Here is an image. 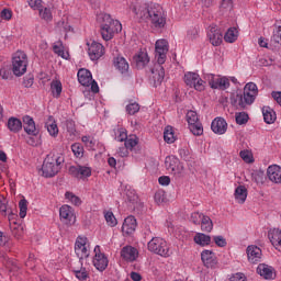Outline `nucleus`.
I'll list each match as a JSON object with an SVG mask.
<instances>
[{
  "instance_id": "nucleus-1",
  "label": "nucleus",
  "mask_w": 281,
  "mask_h": 281,
  "mask_svg": "<svg viewBox=\"0 0 281 281\" xmlns=\"http://www.w3.org/2000/svg\"><path fill=\"white\" fill-rule=\"evenodd\" d=\"M133 12L140 23H151L154 27H158L159 30L166 27V18L164 16V11L159 4L150 3L148 5L134 7Z\"/></svg>"
},
{
  "instance_id": "nucleus-2",
  "label": "nucleus",
  "mask_w": 281,
  "mask_h": 281,
  "mask_svg": "<svg viewBox=\"0 0 281 281\" xmlns=\"http://www.w3.org/2000/svg\"><path fill=\"white\" fill-rule=\"evenodd\" d=\"M168 54V41L158 40L155 46V58L157 64L150 68V80L154 82V87H159L164 82V78H166V69H164V63H166Z\"/></svg>"
},
{
  "instance_id": "nucleus-3",
  "label": "nucleus",
  "mask_w": 281,
  "mask_h": 281,
  "mask_svg": "<svg viewBox=\"0 0 281 281\" xmlns=\"http://www.w3.org/2000/svg\"><path fill=\"white\" fill-rule=\"evenodd\" d=\"M102 21L100 32L103 41H111L115 34L122 32V23L117 20H113L111 14H103Z\"/></svg>"
},
{
  "instance_id": "nucleus-4",
  "label": "nucleus",
  "mask_w": 281,
  "mask_h": 281,
  "mask_svg": "<svg viewBox=\"0 0 281 281\" xmlns=\"http://www.w3.org/2000/svg\"><path fill=\"white\" fill-rule=\"evenodd\" d=\"M63 164H65V158L63 156L54 157V155L52 156V154H48L42 165L43 177L46 179L56 177V175L60 172Z\"/></svg>"
},
{
  "instance_id": "nucleus-5",
  "label": "nucleus",
  "mask_w": 281,
  "mask_h": 281,
  "mask_svg": "<svg viewBox=\"0 0 281 281\" xmlns=\"http://www.w3.org/2000/svg\"><path fill=\"white\" fill-rule=\"evenodd\" d=\"M12 71L14 76L21 77L27 71V55L25 52L18 50L12 57Z\"/></svg>"
},
{
  "instance_id": "nucleus-6",
  "label": "nucleus",
  "mask_w": 281,
  "mask_h": 281,
  "mask_svg": "<svg viewBox=\"0 0 281 281\" xmlns=\"http://www.w3.org/2000/svg\"><path fill=\"white\" fill-rule=\"evenodd\" d=\"M255 100H256V94H252L247 90H244L243 93L231 95V104L233 106H238L241 110L247 109V105L254 104Z\"/></svg>"
},
{
  "instance_id": "nucleus-7",
  "label": "nucleus",
  "mask_w": 281,
  "mask_h": 281,
  "mask_svg": "<svg viewBox=\"0 0 281 281\" xmlns=\"http://www.w3.org/2000/svg\"><path fill=\"white\" fill-rule=\"evenodd\" d=\"M148 250L151 254H157L158 256H162L164 258H168L170 256V248L168 247V243L161 237H154L147 244Z\"/></svg>"
},
{
  "instance_id": "nucleus-8",
  "label": "nucleus",
  "mask_w": 281,
  "mask_h": 281,
  "mask_svg": "<svg viewBox=\"0 0 281 281\" xmlns=\"http://www.w3.org/2000/svg\"><path fill=\"white\" fill-rule=\"evenodd\" d=\"M125 196V205H127L128 212H142L144 209V203L139 201V196L135 190H127Z\"/></svg>"
},
{
  "instance_id": "nucleus-9",
  "label": "nucleus",
  "mask_w": 281,
  "mask_h": 281,
  "mask_svg": "<svg viewBox=\"0 0 281 281\" xmlns=\"http://www.w3.org/2000/svg\"><path fill=\"white\" fill-rule=\"evenodd\" d=\"M75 254L79 258V265H82V260L89 258L91 250L87 244V237H78L75 244Z\"/></svg>"
},
{
  "instance_id": "nucleus-10",
  "label": "nucleus",
  "mask_w": 281,
  "mask_h": 281,
  "mask_svg": "<svg viewBox=\"0 0 281 281\" xmlns=\"http://www.w3.org/2000/svg\"><path fill=\"white\" fill-rule=\"evenodd\" d=\"M16 216H19L18 213L11 212L8 215L9 218V225H10V229L12 233L13 238H15L16 240H21V238H23V226L19 223V221H16Z\"/></svg>"
},
{
  "instance_id": "nucleus-11",
  "label": "nucleus",
  "mask_w": 281,
  "mask_h": 281,
  "mask_svg": "<svg viewBox=\"0 0 281 281\" xmlns=\"http://www.w3.org/2000/svg\"><path fill=\"white\" fill-rule=\"evenodd\" d=\"M93 265L98 271H105L109 267V258L100 251V246L94 247Z\"/></svg>"
},
{
  "instance_id": "nucleus-12",
  "label": "nucleus",
  "mask_w": 281,
  "mask_h": 281,
  "mask_svg": "<svg viewBox=\"0 0 281 281\" xmlns=\"http://www.w3.org/2000/svg\"><path fill=\"white\" fill-rule=\"evenodd\" d=\"M167 166V170H171L172 175H176V177H182L183 176V164L178 158H166L165 161Z\"/></svg>"
},
{
  "instance_id": "nucleus-13",
  "label": "nucleus",
  "mask_w": 281,
  "mask_h": 281,
  "mask_svg": "<svg viewBox=\"0 0 281 281\" xmlns=\"http://www.w3.org/2000/svg\"><path fill=\"white\" fill-rule=\"evenodd\" d=\"M69 175L76 179H85V177H91V168L85 166H70L68 169Z\"/></svg>"
},
{
  "instance_id": "nucleus-14",
  "label": "nucleus",
  "mask_w": 281,
  "mask_h": 281,
  "mask_svg": "<svg viewBox=\"0 0 281 281\" xmlns=\"http://www.w3.org/2000/svg\"><path fill=\"white\" fill-rule=\"evenodd\" d=\"M211 131L215 135H225L227 133V121L221 116L215 117L211 123Z\"/></svg>"
},
{
  "instance_id": "nucleus-15",
  "label": "nucleus",
  "mask_w": 281,
  "mask_h": 281,
  "mask_svg": "<svg viewBox=\"0 0 281 281\" xmlns=\"http://www.w3.org/2000/svg\"><path fill=\"white\" fill-rule=\"evenodd\" d=\"M88 54L91 60H100L104 56V46L101 43L92 42L88 48Z\"/></svg>"
},
{
  "instance_id": "nucleus-16",
  "label": "nucleus",
  "mask_w": 281,
  "mask_h": 281,
  "mask_svg": "<svg viewBox=\"0 0 281 281\" xmlns=\"http://www.w3.org/2000/svg\"><path fill=\"white\" fill-rule=\"evenodd\" d=\"M135 229H137V220H135V216L130 215L124 220L122 233L124 236H132V234H135Z\"/></svg>"
},
{
  "instance_id": "nucleus-17",
  "label": "nucleus",
  "mask_w": 281,
  "mask_h": 281,
  "mask_svg": "<svg viewBox=\"0 0 281 281\" xmlns=\"http://www.w3.org/2000/svg\"><path fill=\"white\" fill-rule=\"evenodd\" d=\"M148 63H150V57H148V53L146 52H139L133 56L132 65H134L136 69H144Z\"/></svg>"
},
{
  "instance_id": "nucleus-18",
  "label": "nucleus",
  "mask_w": 281,
  "mask_h": 281,
  "mask_svg": "<svg viewBox=\"0 0 281 281\" xmlns=\"http://www.w3.org/2000/svg\"><path fill=\"white\" fill-rule=\"evenodd\" d=\"M257 273L265 280H273V278H276V269L266 263H259L257 267Z\"/></svg>"
},
{
  "instance_id": "nucleus-19",
  "label": "nucleus",
  "mask_w": 281,
  "mask_h": 281,
  "mask_svg": "<svg viewBox=\"0 0 281 281\" xmlns=\"http://www.w3.org/2000/svg\"><path fill=\"white\" fill-rule=\"evenodd\" d=\"M23 122V128L27 135H33L36 137L38 135V130H36V123L34 122V119L30 115H25L22 117Z\"/></svg>"
},
{
  "instance_id": "nucleus-20",
  "label": "nucleus",
  "mask_w": 281,
  "mask_h": 281,
  "mask_svg": "<svg viewBox=\"0 0 281 281\" xmlns=\"http://www.w3.org/2000/svg\"><path fill=\"white\" fill-rule=\"evenodd\" d=\"M247 257L249 262L252 265H256L257 262H260V259L262 258V250L258 246H248L247 247Z\"/></svg>"
},
{
  "instance_id": "nucleus-21",
  "label": "nucleus",
  "mask_w": 281,
  "mask_h": 281,
  "mask_svg": "<svg viewBox=\"0 0 281 281\" xmlns=\"http://www.w3.org/2000/svg\"><path fill=\"white\" fill-rule=\"evenodd\" d=\"M139 252L135 247L132 246H125L121 250V257L123 260H126L127 262H134V260H137V256Z\"/></svg>"
},
{
  "instance_id": "nucleus-22",
  "label": "nucleus",
  "mask_w": 281,
  "mask_h": 281,
  "mask_svg": "<svg viewBox=\"0 0 281 281\" xmlns=\"http://www.w3.org/2000/svg\"><path fill=\"white\" fill-rule=\"evenodd\" d=\"M202 262L204 267H207V269H212L213 267H216V255L212 250H204L201 254Z\"/></svg>"
},
{
  "instance_id": "nucleus-23",
  "label": "nucleus",
  "mask_w": 281,
  "mask_h": 281,
  "mask_svg": "<svg viewBox=\"0 0 281 281\" xmlns=\"http://www.w3.org/2000/svg\"><path fill=\"white\" fill-rule=\"evenodd\" d=\"M268 179L272 183H281V167L278 165H271L267 169Z\"/></svg>"
},
{
  "instance_id": "nucleus-24",
  "label": "nucleus",
  "mask_w": 281,
  "mask_h": 281,
  "mask_svg": "<svg viewBox=\"0 0 281 281\" xmlns=\"http://www.w3.org/2000/svg\"><path fill=\"white\" fill-rule=\"evenodd\" d=\"M78 81L82 85V87H89L91 85V80H93V76L91 71L86 68H80L77 74Z\"/></svg>"
},
{
  "instance_id": "nucleus-25",
  "label": "nucleus",
  "mask_w": 281,
  "mask_h": 281,
  "mask_svg": "<svg viewBox=\"0 0 281 281\" xmlns=\"http://www.w3.org/2000/svg\"><path fill=\"white\" fill-rule=\"evenodd\" d=\"M207 36L211 45H213L214 47H218V45L223 43V34L216 27H211V30L207 33Z\"/></svg>"
},
{
  "instance_id": "nucleus-26",
  "label": "nucleus",
  "mask_w": 281,
  "mask_h": 281,
  "mask_svg": "<svg viewBox=\"0 0 281 281\" xmlns=\"http://www.w3.org/2000/svg\"><path fill=\"white\" fill-rule=\"evenodd\" d=\"M114 67L121 72V74H128V61H126V58L122 56H117L114 58Z\"/></svg>"
},
{
  "instance_id": "nucleus-27",
  "label": "nucleus",
  "mask_w": 281,
  "mask_h": 281,
  "mask_svg": "<svg viewBox=\"0 0 281 281\" xmlns=\"http://www.w3.org/2000/svg\"><path fill=\"white\" fill-rule=\"evenodd\" d=\"M8 128L11 131V133H19L23 128V122L12 116L8 120Z\"/></svg>"
},
{
  "instance_id": "nucleus-28",
  "label": "nucleus",
  "mask_w": 281,
  "mask_h": 281,
  "mask_svg": "<svg viewBox=\"0 0 281 281\" xmlns=\"http://www.w3.org/2000/svg\"><path fill=\"white\" fill-rule=\"evenodd\" d=\"M262 115L266 124H273V122L277 120L276 111L269 106L262 108Z\"/></svg>"
},
{
  "instance_id": "nucleus-29",
  "label": "nucleus",
  "mask_w": 281,
  "mask_h": 281,
  "mask_svg": "<svg viewBox=\"0 0 281 281\" xmlns=\"http://www.w3.org/2000/svg\"><path fill=\"white\" fill-rule=\"evenodd\" d=\"M59 218L64 225H74L76 223V214L74 212H59Z\"/></svg>"
},
{
  "instance_id": "nucleus-30",
  "label": "nucleus",
  "mask_w": 281,
  "mask_h": 281,
  "mask_svg": "<svg viewBox=\"0 0 281 281\" xmlns=\"http://www.w3.org/2000/svg\"><path fill=\"white\" fill-rule=\"evenodd\" d=\"M45 128H47L52 137H56L58 135V125L56 124L54 116H48V120L45 123Z\"/></svg>"
},
{
  "instance_id": "nucleus-31",
  "label": "nucleus",
  "mask_w": 281,
  "mask_h": 281,
  "mask_svg": "<svg viewBox=\"0 0 281 281\" xmlns=\"http://www.w3.org/2000/svg\"><path fill=\"white\" fill-rule=\"evenodd\" d=\"M164 140L166 144H175V142H177V136H175V127L170 125L165 127Z\"/></svg>"
},
{
  "instance_id": "nucleus-32",
  "label": "nucleus",
  "mask_w": 281,
  "mask_h": 281,
  "mask_svg": "<svg viewBox=\"0 0 281 281\" xmlns=\"http://www.w3.org/2000/svg\"><path fill=\"white\" fill-rule=\"evenodd\" d=\"M235 199L238 203H245L247 201V188L245 186H238L235 189Z\"/></svg>"
},
{
  "instance_id": "nucleus-33",
  "label": "nucleus",
  "mask_w": 281,
  "mask_h": 281,
  "mask_svg": "<svg viewBox=\"0 0 281 281\" xmlns=\"http://www.w3.org/2000/svg\"><path fill=\"white\" fill-rule=\"evenodd\" d=\"M50 91H52L54 98H60V94L63 93V83L60 82V80L52 81Z\"/></svg>"
},
{
  "instance_id": "nucleus-34",
  "label": "nucleus",
  "mask_w": 281,
  "mask_h": 281,
  "mask_svg": "<svg viewBox=\"0 0 281 281\" xmlns=\"http://www.w3.org/2000/svg\"><path fill=\"white\" fill-rule=\"evenodd\" d=\"M237 40H238V31H236V27L228 29L224 35V41L226 43H236Z\"/></svg>"
},
{
  "instance_id": "nucleus-35",
  "label": "nucleus",
  "mask_w": 281,
  "mask_h": 281,
  "mask_svg": "<svg viewBox=\"0 0 281 281\" xmlns=\"http://www.w3.org/2000/svg\"><path fill=\"white\" fill-rule=\"evenodd\" d=\"M194 241L196 243V245H202L203 247H205V245H210V243H212V237L203 233H198L194 236Z\"/></svg>"
},
{
  "instance_id": "nucleus-36",
  "label": "nucleus",
  "mask_w": 281,
  "mask_h": 281,
  "mask_svg": "<svg viewBox=\"0 0 281 281\" xmlns=\"http://www.w3.org/2000/svg\"><path fill=\"white\" fill-rule=\"evenodd\" d=\"M201 229L202 232H212V229H214V224L212 223V218H210V216H202V221H201Z\"/></svg>"
},
{
  "instance_id": "nucleus-37",
  "label": "nucleus",
  "mask_w": 281,
  "mask_h": 281,
  "mask_svg": "<svg viewBox=\"0 0 281 281\" xmlns=\"http://www.w3.org/2000/svg\"><path fill=\"white\" fill-rule=\"evenodd\" d=\"M74 273L76 278L81 281L89 278V272L87 271V268L82 267V263L80 265V268H74Z\"/></svg>"
},
{
  "instance_id": "nucleus-38",
  "label": "nucleus",
  "mask_w": 281,
  "mask_h": 281,
  "mask_svg": "<svg viewBox=\"0 0 281 281\" xmlns=\"http://www.w3.org/2000/svg\"><path fill=\"white\" fill-rule=\"evenodd\" d=\"M71 150L77 157V159H82L85 157V147L80 143H75L71 145Z\"/></svg>"
},
{
  "instance_id": "nucleus-39",
  "label": "nucleus",
  "mask_w": 281,
  "mask_h": 281,
  "mask_svg": "<svg viewBox=\"0 0 281 281\" xmlns=\"http://www.w3.org/2000/svg\"><path fill=\"white\" fill-rule=\"evenodd\" d=\"M198 78H199V74L196 72H188L187 75H184V82L187 87L193 88Z\"/></svg>"
},
{
  "instance_id": "nucleus-40",
  "label": "nucleus",
  "mask_w": 281,
  "mask_h": 281,
  "mask_svg": "<svg viewBox=\"0 0 281 281\" xmlns=\"http://www.w3.org/2000/svg\"><path fill=\"white\" fill-rule=\"evenodd\" d=\"M270 42L274 47L281 46V26H277L276 31H273V35L271 36Z\"/></svg>"
},
{
  "instance_id": "nucleus-41",
  "label": "nucleus",
  "mask_w": 281,
  "mask_h": 281,
  "mask_svg": "<svg viewBox=\"0 0 281 281\" xmlns=\"http://www.w3.org/2000/svg\"><path fill=\"white\" fill-rule=\"evenodd\" d=\"M189 128L193 135H196L198 137L203 135V124L201 121H198V123H191L189 125Z\"/></svg>"
},
{
  "instance_id": "nucleus-42",
  "label": "nucleus",
  "mask_w": 281,
  "mask_h": 281,
  "mask_svg": "<svg viewBox=\"0 0 281 281\" xmlns=\"http://www.w3.org/2000/svg\"><path fill=\"white\" fill-rule=\"evenodd\" d=\"M236 124L243 126V124H247L249 122V114L247 112H237L235 114Z\"/></svg>"
},
{
  "instance_id": "nucleus-43",
  "label": "nucleus",
  "mask_w": 281,
  "mask_h": 281,
  "mask_svg": "<svg viewBox=\"0 0 281 281\" xmlns=\"http://www.w3.org/2000/svg\"><path fill=\"white\" fill-rule=\"evenodd\" d=\"M138 143H139V138H137L136 135H133L125 140L124 146L127 150H133V148H135Z\"/></svg>"
},
{
  "instance_id": "nucleus-44",
  "label": "nucleus",
  "mask_w": 281,
  "mask_h": 281,
  "mask_svg": "<svg viewBox=\"0 0 281 281\" xmlns=\"http://www.w3.org/2000/svg\"><path fill=\"white\" fill-rule=\"evenodd\" d=\"M65 196H66V199H68V201L71 202L72 205L78 206L82 203V200H80L76 194H74V192L67 191L65 193Z\"/></svg>"
},
{
  "instance_id": "nucleus-45",
  "label": "nucleus",
  "mask_w": 281,
  "mask_h": 281,
  "mask_svg": "<svg viewBox=\"0 0 281 281\" xmlns=\"http://www.w3.org/2000/svg\"><path fill=\"white\" fill-rule=\"evenodd\" d=\"M104 218L106 221V224L110 227H115V225H117V218H115V215H113V212H106L104 214Z\"/></svg>"
},
{
  "instance_id": "nucleus-46",
  "label": "nucleus",
  "mask_w": 281,
  "mask_h": 281,
  "mask_svg": "<svg viewBox=\"0 0 281 281\" xmlns=\"http://www.w3.org/2000/svg\"><path fill=\"white\" fill-rule=\"evenodd\" d=\"M239 157L243 158V161H245V164H254V155H251V151L249 150H241L239 153Z\"/></svg>"
},
{
  "instance_id": "nucleus-47",
  "label": "nucleus",
  "mask_w": 281,
  "mask_h": 281,
  "mask_svg": "<svg viewBox=\"0 0 281 281\" xmlns=\"http://www.w3.org/2000/svg\"><path fill=\"white\" fill-rule=\"evenodd\" d=\"M187 122H188L189 125L190 124H195V123L200 122L199 121V114H196V112L192 111V110L188 111V113H187Z\"/></svg>"
},
{
  "instance_id": "nucleus-48",
  "label": "nucleus",
  "mask_w": 281,
  "mask_h": 281,
  "mask_svg": "<svg viewBox=\"0 0 281 281\" xmlns=\"http://www.w3.org/2000/svg\"><path fill=\"white\" fill-rule=\"evenodd\" d=\"M40 12V16L41 19H44V21H52L53 16H52V10H49L48 8H40L38 9Z\"/></svg>"
},
{
  "instance_id": "nucleus-49",
  "label": "nucleus",
  "mask_w": 281,
  "mask_h": 281,
  "mask_svg": "<svg viewBox=\"0 0 281 281\" xmlns=\"http://www.w3.org/2000/svg\"><path fill=\"white\" fill-rule=\"evenodd\" d=\"M126 113L128 115H135V113H139V104L137 102L127 104Z\"/></svg>"
},
{
  "instance_id": "nucleus-50",
  "label": "nucleus",
  "mask_w": 281,
  "mask_h": 281,
  "mask_svg": "<svg viewBox=\"0 0 281 281\" xmlns=\"http://www.w3.org/2000/svg\"><path fill=\"white\" fill-rule=\"evenodd\" d=\"M81 140L85 144V146H87V148H91V149L95 148V139H93V137L82 136Z\"/></svg>"
},
{
  "instance_id": "nucleus-51",
  "label": "nucleus",
  "mask_w": 281,
  "mask_h": 281,
  "mask_svg": "<svg viewBox=\"0 0 281 281\" xmlns=\"http://www.w3.org/2000/svg\"><path fill=\"white\" fill-rule=\"evenodd\" d=\"M244 91H248L249 93H252L254 95H258V86L254 82H249L246 85Z\"/></svg>"
},
{
  "instance_id": "nucleus-52",
  "label": "nucleus",
  "mask_w": 281,
  "mask_h": 281,
  "mask_svg": "<svg viewBox=\"0 0 281 281\" xmlns=\"http://www.w3.org/2000/svg\"><path fill=\"white\" fill-rule=\"evenodd\" d=\"M193 88L195 89V91H205V81H203L201 77H198V80H195Z\"/></svg>"
},
{
  "instance_id": "nucleus-53",
  "label": "nucleus",
  "mask_w": 281,
  "mask_h": 281,
  "mask_svg": "<svg viewBox=\"0 0 281 281\" xmlns=\"http://www.w3.org/2000/svg\"><path fill=\"white\" fill-rule=\"evenodd\" d=\"M209 85L211 89H221V77H217L216 79L214 76L209 80Z\"/></svg>"
},
{
  "instance_id": "nucleus-54",
  "label": "nucleus",
  "mask_w": 281,
  "mask_h": 281,
  "mask_svg": "<svg viewBox=\"0 0 281 281\" xmlns=\"http://www.w3.org/2000/svg\"><path fill=\"white\" fill-rule=\"evenodd\" d=\"M30 8H32L33 10H41V8H43V1L42 0H26Z\"/></svg>"
},
{
  "instance_id": "nucleus-55",
  "label": "nucleus",
  "mask_w": 281,
  "mask_h": 281,
  "mask_svg": "<svg viewBox=\"0 0 281 281\" xmlns=\"http://www.w3.org/2000/svg\"><path fill=\"white\" fill-rule=\"evenodd\" d=\"M22 85L26 89H30V87H32V85H34V76L29 75V76L24 77Z\"/></svg>"
},
{
  "instance_id": "nucleus-56",
  "label": "nucleus",
  "mask_w": 281,
  "mask_h": 281,
  "mask_svg": "<svg viewBox=\"0 0 281 281\" xmlns=\"http://www.w3.org/2000/svg\"><path fill=\"white\" fill-rule=\"evenodd\" d=\"M117 142H126L128 139V134L125 128L119 130V135L116 136Z\"/></svg>"
},
{
  "instance_id": "nucleus-57",
  "label": "nucleus",
  "mask_w": 281,
  "mask_h": 281,
  "mask_svg": "<svg viewBox=\"0 0 281 281\" xmlns=\"http://www.w3.org/2000/svg\"><path fill=\"white\" fill-rule=\"evenodd\" d=\"M66 128L70 135H76V122L72 120L66 122Z\"/></svg>"
},
{
  "instance_id": "nucleus-58",
  "label": "nucleus",
  "mask_w": 281,
  "mask_h": 281,
  "mask_svg": "<svg viewBox=\"0 0 281 281\" xmlns=\"http://www.w3.org/2000/svg\"><path fill=\"white\" fill-rule=\"evenodd\" d=\"M214 243H215V245H217V247H226L227 246V240H225V238H223V236H215Z\"/></svg>"
},
{
  "instance_id": "nucleus-59",
  "label": "nucleus",
  "mask_w": 281,
  "mask_h": 281,
  "mask_svg": "<svg viewBox=\"0 0 281 281\" xmlns=\"http://www.w3.org/2000/svg\"><path fill=\"white\" fill-rule=\"evenodd\" d=\"M220 89H222V91H225V89H229V79H227L226 77L220 78Z\"/></svg>"
},
{
  "instance_id": "nucleus-60",
  "label": "nucleus",
  "mask_w": 281,
  "mask_h": 281,
  "mask_svg": "<svg viewBox=\"0 0 281 281\" xmlns=\"http://www.w3.org/2000/svg\"><path fill=\"white\" fill-rule=\"evenodd\" d=\"M221 8H223V10H232V8H234V2L232 0H222Z\"/></svg>"
},
{
  "instance_id": "nucleus-61",
  "label": "nucleus",
  "mask_w": 281,
  "mask_h": 281,
  "mask_svg": "<svg viewBox=\"0 0 281 281\" xmlns=\"http://www.w3.org/2000/svg\"><path fill=\"white\" fill-rule=\"evenodd\" d=\"M0 212H8V200L3 195H0Z\"/></svg>"
},
{
  "instance_id": "nucleus-62",
  "label": "nucleus",
  "mask_w": 281,
  "mask_h": 281,
  "mask_svg": "<svg viewBox=\"0 0 281 281\" xmlns=\"http://www.w3.org/2000/svg\"><path fill=\"white\" fill-rule=\"evenodd\" d=\"M27 200H25V198H23L22 200H20L19 202V209L20 212H27Z\"/></svg>"
},
{
  "instance_id": "nucleus-63",
  "label": "nucleus",
  "mask_w": 281,
  "mask_h": 281,
  "mask_svg": "<svg viewBox=\"0 0 281 281\" xmlns=\"http://www.w3.org/2000/svg\"><path fill=\"white\" fill-rule=\"evenodd\" d=\"M158 182L160 186H170V177L161 176L158 178Z\"/></svg>"
},
{
  "instance_id": "nucleus-64",
  "label": "nucleus",
  "mask_w": 281,
  "mask_h": 281,
  "mask_svg": "<svg viewBox=\"0 0 281 281\" xmlns=\"http://www.w3.org/2000/svg\"><path fill=\"white\" fill-rule=\"evenodd\" d=\"M229 281H247V278L243 273H236L231 277Z\"/></svg>"
}]
</instances>
